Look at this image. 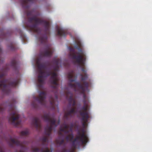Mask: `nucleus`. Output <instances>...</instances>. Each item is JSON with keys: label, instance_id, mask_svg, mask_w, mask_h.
I'll return each instance as SVG.
<instances>
[{"label": "nucleus", "instance_id": "0eeeda50", "mask_svg": "<svg viewBox=\"0 0 152 152\" xmlns=\"http://www.w3.org/2000/svg\"><path fill=\"white\" fill-rule=\"evenodd\" d=\"M42 118L45 121L50 123V124H56L54 114H51L50 113H45L42 116Z\"/></svg>", "mask_w": 152, "mask_h": 152}, {"label": "nucleus", "instance_id": "6e6552de", "mask_svg": "<svg viewBox=\"0 0 152 152\" xmlns=\"http://www.w3.org/2000/svg\"><path fill=\"white\" fill-rule=\"evenodd\" d=\"M75 141H79L83 143L86 142L87 141V137L85 132L83 131L79 133Z\"/></svg>", "mask_w": 152, "mask_h": 152}, {"label": "nucleus", "instance_id": "393cba45", "mask_svg": "<svg viewBox=\"0 0 152 152\" xmlns=\"http://www.w3.org/2000/svg\"><path fill=\"white\" fill-rule=\"evenodd\" d=\"M13 142H14V141H13Z\"/></svg>", "mask_w": 152, "mask_h": 152}, {"label": "nucleus", "instance_id": "f03ea898", "mask_svg": "<svg viewBox=\"0 0 152 152\" xmlns=\"http://www.w3.org/2000/svg\"><path fill=\"white\" fill-rule=\"evenodd\" d=\"M54 51L53 48L50 45L47 46L44 49V51H41L39 54V58L36 61V64L38 69L39 75L38 76V88H42L44 83L45 80L47 77L51 76L50 82L52 84V88L56 91H58V88L59 86L58 82L59 80L57 73L51 71H45V69L47 67V64L45 63H41V58L42 57H50ZM55 99L51 97L50 99V103L52 108L55 109L56 107H58V104H56V100L58 99V96L56 92L55 94Z\"/></svg>", "mask_w": 152, "mask_h": 152}, {"label": "nucleus", "instance_id": "5701e85b", "mask_svg": "<svg viewBox=\"0 0 152 152\" xmlns=\"http://www.w3.org/2000/svg\"><path fill=\"white\" fill-rule=\"evenodd\" d=\"M57 124H60V121H58V122Z\"/></svg>", "mask_w": 152, "mask_h": 152}, {"label": "nucleus", "instance_id": "7ed1b4c3", "mask_svg": "<svg viewBox=\"0 0 152 152\" xmlns=\"http://www.w3.org/2000/svg\"><path fill=\"white\" fill-rule=\"evenodd\" d=\"M69 56L73 59H75V64H77L81 67V70L83 74L80 75L81 80L83 81V84L79 82H76L75 84L71 83L68 84L69 86L74 89L75 91L77 90V87H78V91L81 94H83V102L84 105L82 107H89V101L87 99V96L85 94L86 91L88 90L90 86V83L85 81L88 78V75L87 73V70L85 68V62L86 60V55L85 52L80 48V46L76 45L74 48L69 47Z\"/></svg>", "mask_w": 152, "mask_h": 152}, {"label": "nucleus", "instance_id": "dca6fc26", "mask_svg": "<svg viewBox=\"0 0 152 152\" xmlns=\"http://www.w3.org/2000/svg\"><path fill=\"white\" fill-rule=\"evenodd\" d=\"M63 128H61L60 130L62 131H66V130L68 129L67 126H66V124H64L62 126Z\"/></svg>", "mask_w": 152, "mask_h": 152}, {"label": "nucleus", "instance_id": "aec40b11", "mask_svg": "<svg viewBox=\"0 0 152 152\" xmlns=\"http://www.w3.org/2000/svg\"><path fill=\"white\" fill-rule=\"evenodd\" d=\"M28 132L25 131H23L22 132V135H26L27 134Z\"/></svg>", "mask_w": 152, "mask_h": 152}, {"label": "nucleus", "instance_id": "4468645a", "mask_svg": "<svg viewBox=\"0 0 152 152\" xmlns=\"http://www.w3.org/2000/svg\"><path fill=\"white\" fill-rule=\"evenodd\" d=\"M8 34V33H5L3 31H0V38L4 39L6 38Z\"/></svg>", "mask_w": 152, "mask_h": 152}, {"label": "nucleus", "instance_id": "6ab92c4d", "mask_svg": "<svg viewBox=\"0 0 152 152\" xmlns=\"http://www.w3.org/2000/svg\"><path fill=\"white\" fill-rule=\"evenodd\" d=\"M4 110V109L1 107H0V112H3Z\"/></svg>", "mask_w": 152, "mask_h": 152}, {"label": "nucleus", "instance_id": "b1692460", "mask_svg": "<svg viewBox=\"0 0 152 152\" xmlns=\"http://www.w3.org/2000/svg\"><path fill=\"white\" fill-rule=\"evenodd\" d=\"M0 51H1V49H0Z\"/></svg>", "mask_w": 152, "mask_h": 152}, {"label": "nucleus", "instance_id": "f3484780", "mask_svg": "<svg viewBox=\"0 0 152 152\" xmlns=\"http://www.w3.org/2000/svg\"><path fill=\"white\" fill-rule=\"evenodd\" d=\"M31 105L34 108H36L38 107L37 104L35 103L34 101H33L32 102Z\"/></svg>", "mask_w": 152, "mask_h": 152}, {"label": "nucleus", "instance_id": "423d86ee", "mask_svg": "<svg viewBox=\"0 0 152 152\" xmlns=\"http://www.w3.org/2000/svg\"><path fill=\"white\" fill-rule=\"evenodd\" d=\"M47 95L46 92L45 91L39 92V94L38 97L34 96V99L37 101L40 104L45 106V99Z\"/></svg>", "mask_w": 152, "mask_h": 152}, {"label": "nucleus", "instance_id": "9d476101", "mask_svg": "<svg viewBox=\"0 0 152 152\" xmlns=\"http://www.w3.org/2000/svg\"><path fill=\"white\" fill-rule=\"evenodd\" d=\"M68 77L71 82L75 81L77 78L73 71H72L68 74Z\"/></svg>", "mask_w": 152, "mask_h": 152}, {"label": "nucleus", "instance_id": "39448f33", "mask_svg": "<svg viewBox=\"0 0 152 152\" xmlns=\"http://www.w3.org/2000/svg\"><path fill=\"white\" fill-rule=\"evenodd\" d=\"M10 117L9 118V120L11 122L12 124H20L19 123H15L16 121H17L20 117L14 105H11L10 106Z\"/></svg>", "mask_w": 152, "mask_h": 152}, {"label": "nucleus", "instance_id": "4be33fe9", "mask_svg": "<svg viewBox=\"0 0 152 152\" xmlns=\"http://www.w3.org/2000/svg\"><path fill=\"white\" fill-rule=\"evenodd\" d=\"M44 152H50V151H48V150L47 148L45 149V151Z\"/></svg>", "mask_w": 152, "mask_h": 152}, {"label": "nucleus", "instance_id": "1a4fd4ad", "mask_svg": "<svg viewBox=\"0 0 152 152\" xmlns=\"http://www.w3.org/2000/svg\"><path fill=\"white\" fill-rule=\"evenodd\" d=\"M53 62L54 65V70L55 71H56L58 70L61 60L59 58H54L53 59Z\"/></svg>", "mask_w": 152, "mask_h": 152}, {"label": "nucleus", "instance_id": "a211bd4d", "mask_svg": "<svg viewBox=\"0 0 152 152\" xmlns=\"http://www.w3.org/2000/svg\"><path fill=\"white\" fill-rule=\"evenodd\" d=\"M73 137V136L71 134L69 135V136H68L67 138L68 140H71L72 139Z\"/></svg>", "mask_w": 152, "mask_h": 152}, {"label": "nucleus", "instance_id": "f257e3e1", "mask_svg": "<svg viewBox=\"0 0 152 152\" xmlns=\"http://www.w3.org/2000/svg\"><path fill=\"white\" fill-rule=\"evenodd\" d=\"M37 0H21V5L26 10L24 14L27 17V23L24 25L25 28L30 31L33 32L39 35L38 39L42 44L47 41V35L50 33V24L49 22L38 18L33 10H28L30 3H33Z\"/></svg>", "mask_w": 152, "mask_h": 152}, {"label": "nucleus", "instance_id": "ddd939ff", "mask_svg": "<svg viewBox=\"0 0 152 152\" xmlns=\"http://www.w3.org/2000/svg\"><path fill=\"white\" fill-rule=\"evenodd\" d=\"M10 65L14 69L16 70L17 69V63L15 59L11 61Z\"/></svg>", "mask_w": 152, "mask_h": 152}, {"label": "nucleus", "instance_id": "2eb2a0df", "mask_svg": "<svg viewBox=\"0 0 152 152\" xmlns=\"http://www.w3.org/2000/svg\"><path fill=\"white\" fill-rule=\"evenodd\" d=\"M33 124H40V120L39 118L37 117H35L33 118Z\"/></svg>", "mask_w": 152, "mask_h": 152}, {"label": "nucleus", "instance_id": "20e7f679", "mask_svg": "<svg viewBox=\"0 0 152 152\" xmlns=\"http://www.w3.org/2000/svg\"><path fill=\"white\" fill-rule=\"evenodd\" d=\"M66 97L68 99L69 104L73 107L70 110H67L65 113L64 116V119L65 120H68L69 118L73 116L76 113V108L75 100L73 98V94L70 91H68L66 93Z\"/></svg>", "mask_w": 152, "mask_h": 152}, {"label": "nucleus", "instance_id": "9b49d317", "mask_svg": "<svg viewBox=\"0 0 152 152\" xmlns=\"http://www.w3.org/2000/svg\"><path fill=\"white\" fill-rule=\"evenodd\" d=\"M57 34L61 37H64L67 34L66 32L62 28L58 27L57 28Z\"/></svg>", "mask_w": 152, "mask_h": 152}, {"label": "nucleus", "instance_id": "f8f14e48", "mask_svg": "<svg viewBox=\"0 0 152 152\" xmlns=\"http://www.w3.org/2000/svg\"><path fill=\"white\" fill-rule=\"evenodd\" d=\"M8 47L12 50H15L17 49L16 44L14 42H11L8 45Z\"/></svg>", "mask_w": 152, "mask_h": 152}, {"label": "nucleus", "instance_id": "412c9836", "mask_svg": "<svg viewBox=\"0 0 152 152\" xmlns=\"http://www.w3.org/2000/svg\"><path fill=\"white\" fill-rule=\"evenodd\" d=\"M7 68H8V66H7L6 67V68L4 70H3V71H2V72H3L4 71H7V70H8Z\"/></svg>", "mask_w": 152, "mask_h": 152}]
</instances>
